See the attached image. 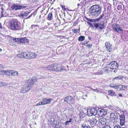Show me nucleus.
Here are the masks:
<instances>
[{"label":"nucleus","instance_id":"nucleus-1","mask_svg":"<svg viewBox=\"0 0 128 128\" xmlns=\"http://www.w3.org/2000/svg\"><path fill=\"white\" fill-rule=\"evenodd\" d=\"M102 11L101 8L99 6L94 5L90 8L89 12L91 14L95 16H98Z\"/></svg>","mask_w":128,"mask_h":128},{"label":"nucleus","instance_id":"nucleus-2","mask_svg":"<svg viewBox=\"0 0 128 128\" xmlns=\"http://www.w3.org/2000/svg\"><path fill=\"white\" fill-rule=\"evenodd\" d=\"M118 64L116 61L112 62L106 65L105 68L106 70L107 71L110 70L111 72H115V70L118 67Z\"/></svg>","mask_w":128,"mask_h":128},{"label":"nucleus","instance_id":"nucleus-3","mask_svg":"<svg viewBox=\"0 0 128 128\" xmlns=\"http://www.w3.org/2000/svg\"><path fill=\"white\" fill-rule=\"evenodd\" d=\"M9 24L10 27L12 30H19L20 28V26L18 22L16 20H11Z\"/></svg>","mask_w":128,"mask_h":128},{"label":"nucleus","instance_id":"nucleus-4","mask_svg":"<svg viewBox=\"0 0 128 128\" xmlns=\"http://www.w3.org/2000/svg\"><path fill=\"white\" fill-rule=\"evenodd\" d=\"M26 6V4L20 5L17 4H14L12 6L11 8L12 10H17L24 9Z\"/></svg>","mask_w":128,"mask_h":128},{"label":"nucleus","instance_id":"nucleus-5","mask_svg":"<svg viewBox=\"0 0 128 128\" xmlns=\"http://www.w3.org/2000/svg\"><path fill=\"white\" fill-rule=\"evenodd\" d=\"M32 86L29 84H24L20 92L22 93H24L28 92L32 88Z\"/></svg>","mask_w":128,"mask_h":128},{"label":"nucleus","instance_id":"nucleus-6","mask_svg":"<svg viewBox=\"0 0 128 128\" xmlns=\"http://www.w3.org/2000/svg\"><path fill=\"white\" fill-rule=\"evenodd\" d=\"M97 112V110L94 108H91L88 109V114L90 116H91L92 115L95 116Z\"/></svg>","mask_w":128,"mask_h":128},{"label":"nucleus","instance_id":"nucleus-7","mask_svg":"<svg viewBox=\"0 0 128 128\" xmlns=\"http://www.w3.org/2000/svg\"><path fill=\"white\" fill-rule=\"evenodd\" d=\"M54 71H55L57 72H62L64 70H66L64 67H62V66L56 64H54Z\"/></svg>","mask_w":128,"mask_h":128},{"label":"nucleus","instance_id":"nucleus-8","mask_svg":"<svg viewBox=\"0 0 128 128\" xmlns=\"http://www.w3.org/2000/svg\"><path fill=\"white\" fill-rule=\"evenodd\" d=\"M98 118L95 116H93L92 118H91L90 120V124L91 126L93 127L96 125Z\"/></svg>","mask_w":128,"mask_h":128},{"label":"nucleus","instance_id":"nucleus-9","mask_svg":"<svg viewBox=\"0 0 128 128\" xmlns=\"http://www.w3.org/2000/svg\"><path fill=\"white\" fill-rule=\"evenodd\" d=\"M112 28L114 30L118 32L123 31L122 29L118 24H112Z\"/></svg>","mask_w":128,"mask_h":128},{"label":"nucleus","instance_id":"nucleus-10","mask_svg":"<svg viewBox=\"0 0 128 128\" xmlns=\"http://www.w3.org/2000/svg\"><path fill=\"white\" fill-rule=\"evenodd\" d=\"M64 101L68 104H70L73 102L74 100L72 96H68L64 98Z\"/></svg>","mask_w":128,"mask_h":128},{"label":"nucleus","instance_id":"nucleus-11","mask_svg":"<svg viewBox=\"0 0 128 128\" xmlns=\"http://www.w3.org/2000/svg\"><path fill=\"white\" fill-rule=\"evenodd\" d=\"M14 40L15 42L20 43H25L27 42V39L26 38H15Z\"/></svg>","mask_w":128,"mask_h":128},{"label":"nucleus","instance_id":"nucleus-12","mask_svg":"<svg viewBox=\"0 0 128 128\" xmlns=\"http://www.w3.org/2000/svg\"><path fill=\"white\" fill-rule=\"evenodd\" d=\"M120 125L123 126L125 124V116L124 114L120 115Z\"/></svg>","mask_w":128,"mask_h":128},{"label":"nucleus","instance_id":"nucleus-13","mask_svg":"<svg viewBox=\"0 0 128 128\" xmlns=\"http://www.w3.org/2000/svg\"><path fill=\"white\" fill-rule=\"evenodd\" d=\"M6 74L9 76H18V72H17L14 70H7L6 71Z\"/></svg>","mask_w":128,"mask_h":128},{"label":"nucleus","instance_id":"nucleus-14","mask_svg":"<svg viewBox=\"0 0 128 128\" xmlns=\"http://www.w3.org/2000/svg\"><path fill=\"white\" fill-rule=\"evenodd\" d=\"M105 46L106 50L109 52H110L112 51V46L109 42H106L105 44Z\"/></svg>","mask_w":128,"mask_h":128},{"label":"nucleus","instance_id":"nucleus-15","mask_svg":"<svg viewBox=\"0 0 128 128\" xmlns=\"http://www.w3.org/2000/svg\"><path fill=\"white\" fill-rule=\"evenodd\" d=\"M94 26L97 28H98L99 30H102L104 28V24H95L94 25Z\"/></svg>","mask_w":128,"mask_h":128},{"label":"nucleus","instance_id":"nucleus-16","mask_svg":"<svg viewBox=\"0 0 128 128\" xmlns=\"http://www.w3.org/2000/svg\"><path fill=\"white\" fill-rule=\"evenodd\" d=\"M38 80V78L36 77L32 78L30 80V83L29 84L31 85L32 87V85L35 84Z\"/></svg>","mask_w":128,"mask_h":128},{"label":"nucleus","instance_id":"nucleus-17","mask_svg":"<svg viewBox=\"0 0 128 128\" xmlns=\"http://www.w3.org/2000/svg\"><path fill=\"white\" fill-rule=\"evenodd\" d=\"M97 112V113L100 116H105L106 114V112H104V110H98Z\"/></svg>","mask_w":128,"mask_h":128},{"label":"nucleus","instance_id":"nucleus-18","mask_svg":"<svg viewBox=\"0 0 128 128\" xmlns=\"http://www.w3.org/2000/svg\"><path fill=\"white\" fill-rule=\"evenodd\" d=\"M115 89L119 91H122L124 90L123 86L121 85L116 84Z\"/></svg>","mask_w":128,"mask_h":128},{"label":"nucleus","instance_id":"nucleus-19","mask_svg":"<svg viewBox=\"0 0 128 128\" xmlns=\"http://www.w3.org/2000/svg\"><path fill=\"white\" fill-rule=\"evenodd\" d=\"M51 100H53L52 99H47L46 98H45L43 99L42 101L43 104H50V101Z\"/></svg>","mask_w":128,"mask_h":128},{"label":"nucleus","instance_id":"nucleus-20","mask_svg":"<svg viewBox=\"0 0 128 128\" xmlns=\"http://www.w3.org/2000/svg\"><path fill=\"white\" fill-rule=\"evenodd\" d=\"M37 56V54L35 53L29 52V59L35 58Z\"/></svg>","mask_w":128,"mask_h":128},{"label":"nucleus","instance_id":"nucleus-21","mask_svg":"<svg viewBox=\"0 0 128 128\" xmlns=\"http://www.w3.org/2000/svg\"><path fill=\"white\" fill-rule=\"evenodd\" d=\"M99 122H100L101 124L104 125L106 123V120L105 118H100L99 120Z\"/></svg>","mask_w":128,"mask_h":128},{"label":"nucleus","instance_id":"nucleus-22","mask_svg":"<svg viewBox=\"0 0 128 128\" xmlns=\"http://www.w3.org/2000/svg\"><path fill=\"white\" fill-rule=\"evenodd\" d=\"M54 64H50L47 66L46 68L48 70L54 71Z\"/></svg>","mask_w":128,"mask_h":128},{"label":"nucleus","instance_id":"nucleus-23","mask_svg":"<svg viewBox=\"0 0 128 128\" xmlns=\"http://www.w3.org/2000/svg\"><path fill=\"white\" fill-rule=\"evenodd\" d=\"M3 7H4V6L3 7L2 6V7L1 8L2 11L1 12V14L2 16H6L7 14L6 12L4 9L3 8Z\"/></svg>","mask_w":128,"mask_h":128},{"label":"nucleus","instance_id":"nucleus-24","mask_svg":"<svg viewBox=\"0 0 128 128\" xmlns=\"http://www.w3.org/2000/svg\"><path fill=\"white\" fill-rule=\"evenodd\" d=\"M114 117V118H112L113 119H112V120H114V121H113L115 123H117L118 122V115L116 113V115Z\"/></svg>","mask_w":128,"mask_h":128},{"label":"nucleus","instance_id":"nucleus-25","mask_svg":"<svg viewBox=\"0 0 128 128\" xmlns=\"http://www.w3.org/2000/svg\"><path fill=\"white\" fill-rule=\"evenodd\" d=\"M108 93L112 96H115V93L114 91L112 90H110L108 91Z\"/></svg>","mask_w":128,"mask_h":128},{"label":"nucleus","instance_id":"nucleus-26","mask_svg":"<svg viewBox=\"0 0 128 128\" xmlns=\"http://www.w3.org/2000/svg\"><path fill=\"white\" fill-rule=\"evenodd\" d=\"M53 18V16L52 13H50L48 14L47 19L49 20H52Z\"/></svg>","mask_w":128,"mask_h":128},{"label":"nucleus","instance_id":"nucleus-27","mask_svg":"<svg viewBox=\"0 0 128 128\" xmlns=\"http://www.w3.org/2000/svg\"><path fill=\"white\" fill-rule=\"evenodd\" d=\"M24 52H22L18 54L17 56L20 58H24Z\"/></svg>","mask_w":128,"mask_h":128},{"label":"nucleus","instance_id":"nucleus-28","mask_svg":"<svg viewBox=\"0 0 128 128\" xmlns=\"http://www.w3.org/2000/svg\"><path fill=\"white\" fill-rule=\"evenodd\" d=\"M29 52H24V58L28 59H29Z\"/></svg>","mask_w":128,"mask_h":128},{"label":"nucleus","instance_id":"nucleus-29","mask_svg":"<svg viewBox=\"0 0 128 128\" xmlns=\"http://www.w3.org/2000/svg\"><path fill=\"white\" fill-rule=\"evenodd\" d=\"M122 78V76H118L112 79V80L114 81L115 80H120Z\"/></svg>","mask_w":128,"mask_h":128},{"label":"nucleus","instance_id":"nucleus-30","mask_svg":"<svg viewBox=\"0 0 128 128\" xmlns=\"http://www.w3.org/2000/svg\"><path fill=\"white\" fill-rule=\"evenodd\" d=\"M7 86V84L5 82L0 81V87Z\"/></svg>","mask_w":128,"mask_h":128},{"label":"nucleus","instance_id":"nucleus-31","mask_svg":"<svg viewBox=\"0 0 128 128\" xmlns=\"http://www.w3.org/2000/svg\"><path fill=\"white\" fill-rule=\"evenodd\" d=\"M85 39V37L84 36H80L78 38V40L82 41L84 40Z\"/></svg>","mask_w":128,"mask_h":128},{"label":"nucleus","instance_id":"nucleus-32","mask_svg":"<svg viewBox=\"0 0 128 128\" xmlns=\"http://www.w3.org/2000/svg\"><path fill=\"white\" fill-rule=\"evenodd\" d=\"M22 12L23 13V16L24 17V16H27L30 13V12L27 11L26 12Z\"/></svg>","mask_w":128,"mask_h":128},{"label":"nucleus","instance_id":"nucleus-33","mask_svg":"<svg viewBox=\"0 0 128 128\" xmlns=\"http://www.w3.org/2000/svg\"><path fill=\"white\" fill-rule=\"evenodd\" d=\"M116 84H111L110 85V86L115 89Z\"/></svg>","mask_w":128,"mask_h":128},{"label":"nucleus","instance_id":"nucleus-34","mask_svg":"<svg viewBox=\"0 0 128 128\" xmlns=\"http://www.w3.org/2000/svg\"><path fill=\"white\" fill-rule=\"evenodd\" d=\"M36 27H39V26H38V25H35L34 24L32 25L30 27V29H33L34 28Z\"/></svg>","mask_w":128,"mask_h":128},{"label":"nucleus","instance_id":"nucleus-35","mask_svg":"<svg viewBox=\"0 0 128 128\" xmlns=\"http://www.w3.org/2000/svg\"><path fill=\"white\" fill-rule=\"evenodd\" d=\"M6 72L5 70H2L0 71V74H6Z\"/></svg>","mask_w":128,"mask_h":128},{"label":"nucleus","instance_id":"nucleus-36","mask_svg":"<svg viewBox=\"0 0 128 128\" xmlns=\"http://www.w3.org/2000/svg\"><path fill=\"white\" fill-rule=\"evenodd\" d=\"M116 113H111L110 115V117L111 118H112L114 117V116L116 115Z\"/></svg>","mask_w":128,"mask_h":128},{"label":"nucleus","instance_id":"nucleus-37","mask_svg":"<svg viewBox=\"0 0 128 128\" xmlns=\"http://www.w3.org/2000/svg\"><path fill=\"white\" fill-rule=\"evenodd\" d=\"M102 128H112L110 126L106 125V126L103 127Z\"/></svg>","mask_w":128,"mask_h":128},{"label":"nucleus","instance_id":"nucleus-38","mask_svg":"<svg viewBox=\"0 0 128 128\" xmlns=\"http://www.w3.org/2000/svg\"><path fill=\"white\" fill-rule=\"evenodd\" d=\"M73 32L75 34H76L78 32L77 30L76 29H73L72 30Z\"/></svg>","mask_w":128,"mask_h":128},{"label":"nucleus","instance_id":"nucleus-39","mask_svg":"<svg viewBox=\"0 0 128 128\" xmlns=\"http://www.w3.org/2000/svg\"><path fill=\"white\" fill-rule=\"evenodd\" d=\"M42 101H40L37 104V106L43 105Z\"/></svg>","mask_w":128,"mask_h":128},{"label":"nucleus","instance_id":"nucleus-40","mask_svg":"<svg viewBox=\"0 0 128 128\" xmlns=\"http://www.w3.org/2000/svg\"><path fill=\"white\" fill-rule=\"evenodd\" d=\"M91 90H93L95 91L96 92H99L97 88H96V89H94L92 88H91Z\"/></svg>","mask_w":128,"mask_h":128},{"label":"nucleus","instance_id":"nucleus-41","mask_svg":"<svg viewBox=\"0 0 128 128\" xmlns=\"http://www.w3.org/2000/svg\"><path fill=\"white\" fill-rule=\"evenodd\" d=\"M69 123L68 121H67L64 123V124L66 125H68L69 124Z\"/></svg>","mask_w":128,"mask_h":128},{"label":"nucleus","instance_id":"nucleus-42","mask_svg":"<svg viewBox=\"0 0 128 128\" xmlns=\"http://www.w3.org/2000/svg\"><path fill=\"white\" fill-rule=\"evenodd\" d=\"M60 6L62 8L63 10H66V8H64V7L62 5V4H60Z\"/></svg>","mask_w":128,"mask_h":128},{"label":"nucleus","instance_id":"nucleus-43","mask_svg":"<svg viewBox=\"0 0 128 128\" xmlns=\"http://www.w3.org/2000/svg\"><path fill=\"white\" fill-rule=\"evenodd\" d=\"M18 15L20 17H24L22 12V13H21L19 14Z\"/></svg>","mask_w":128,"mask_h":128},{"label":"nucleus","instance_id":"nucleus-44","mask_svg":"<svg viewBox=\"0 0 128 128\" xmlns=\"http://www.w3.org/2000/svg\"><path fill=\"white\" fill-rule=\"evenodd\" d=\"M4 67V66L3 65L0 64V69H2Z\"/></svg>","mask_w":128,"mask_h":128},{"label":"nucleus","instance_id":"nucleus-45","mask_svg":"<svg viewBox=\"0 0 128 128\" xmlns=\"http://www.w3.org/2000/svg\"><path fill=\"white\" fill-rule=\"evenodd\" d=\"M72 118H70L69 119V121H68L69 122H72Z\"/></svg>","mask_w":128,"mask_h":128},{"label":"nucleus","instance_id":"nucleus-46","mask_svg":"<svg viewBox=\"0 0 128 128\" xmlns=\"http://www.w3.org/2000/svg\"><path fill=\"white\" fill-rule=\"evenodd\" d=\"M96 74V75H100V73L98 72H96L95 73Z\"/></svg>","mask_w":128,"mask_h":128},{"label":"nucleus","instance_id":"nucleus-47","mask_svg":"<svg viewBox=\"0 0 128 128\" xmlns=\"http://www.w3.org/2000/svg\"><path fill=\"white\" fill-rule=\"evenodd\" d=\"M120 8V6H118V8H117V9L118 10H119V8Z\"/></svg>","mask_w":128,"mask_h":128},{"label":"nucleus","instance_id":"nucleus-48","mask_svg":"<svg viewBox=\"0 0 128 128\" xmlns=\"http://www.w3.org/2000/svg\"><path fill=\"white\" fill-rule=\"evenodd\" d=\"M85 128H90V126H86Z\"/></svg>","mask_w":128,"mask_h":128},{"label":"nucleus","instance_id":"nucleus-49","mask_svg":"<svg viewBox=\"0 0 128 128\" xmlns=\"http://www.w3.org/2000/svg\"><path fill=\"white\" fill-rule=\"evenodd\" d=\"M119 96L120 97H122V95L121 94H119Z\"/></svg>","mask_w":128,"mask_h":128},{"label":"nucleus","instance_id":"nucleus-50","mask_svg":"<svg viewBox=\"0 0 128 128\" xmlns=\"http://www.w3.org/2000/svg\"><path fill=\"white\" fill-rule=\"evenodd\" d=\"M2 27L1 24L0 23V28H1Z\"/></svg>","mask_w":128,"mask_h":128},{"label":"nucleus","instance_id":"nucleus-51","mask_svg":"<svg viewBox=\"0 0 128 128\" xmlns=\"http://www.w3.org/2000/svg\"><path fill=\"white\" fill-rule=\"evenodd\" d=\"M88 38L90 40L91 39V38L90 37H88Z\"/></svg>","mask_w":128,"mask_h":128},{"label":"nucleus","instance_id":"nucleus-52","mask_svg":"<svg viewBox=\"0 0 128 128\" xmlns=\"http://www.w3.org/2000/svg\"><path fill=\"white\" fill-rule=\"evenodd\" d=\"M32 16V15H30V16H29L28 17V18H30Z\"/></svg>","mask_w":128,"mask_h":128},{"label":"nucleus","instance_id":"nucleus-53","mask_svg":"<svg viewBox=\"0 0 128 128\" xmlns=\"http://www.w3.org/2000/svg\"><path fill=\"white\" fill-rule=\"evenodd\" d=\"M82 127H83L84 128H85V127H84V125L83 124L82 125Z\"/></svg>","mask_w":128,"mask_h":128},{"label":"nucleus","instance_id":"nucleus-54","mask_svg":"<svg viewBox=\"0 0 128 128\" xmlns=\"http://www.w3.org/2000/svg\"><path fill=\"white\" fill-rule=\"evenodd\" d=\"M2 50L0 48V51H1Z\"/></svg>","mask_w":128,"mask_h":128},{"label":"nucleus","instance_id":"nucleus-55","mask_svg":"<svg viewBox=\"0 0 128 128\" xmlns=\"http://www.w3.org/2000/svg\"><path fill=\"white\" fill-rule=\"evenodd\" d=\"M102 18V16H101V17L100 18H100V19H101Z\"/></svg>","mask_w":128,"mask_h":128},{"label":"nucleus","instance_id":"nucleus-56","mask_svg":"<svg viewBox=\"0 0 128 128\" xmlns=\"http://www.w3.org/2000/svg\"><path fill=\"white\" fill-rule=\"evenodd\" d=\"M43 11V10H41V12H42V11Z\"/></svg>","mask_w":128,"mask_h":128},{"label":"nucleus","instance_id":"nucleus-57","mask_svg":"<svg viewBox=\"0 0 128 128\" xmlns=\"http://www.w3.org/2000/svg\"><path fill=\"white\" fill-rule=\"evenodd\" d=\"M40 17H41V16H40Z\"/></svg>","mask_w":128,"mask_h":128},{"label":"nucleus","instance_id":"nucleus-58","mask_svg":"<svg viewBox=\"0 0 128 128\" xmlns=\"http://www.w3.org/2000/svg\"><path fill=\"white\" fill-rule=\"evenodd\" d=\"M78 6H79V4H78Z\"/></svg>","mask_w":128,"mask_h":128},{"label":"nucleus","instance_id":"nucleus-59","mask_svg":"<svg viewBox=\"0 0 128 128\" xmlns=\"http://www.w3.org/2000/svg\"><path fill=\"white\" fill-rule=\"evenodd\" d=\"M10 45H13L12 44H10Z\"/></svg>","mask_w":128,"mask_h":128},{"label":"nucleus","instance_id":"nucleus-60","mask_svg":"<svg viewBox=\"0 0 128 128\" xmlns=\"http://www.w3.org/2000/svg\"><path fill=\"white\" fill-rule=\"evenodd\" d=\"M67 67H68V66H67Z\"/></svg>","mask_w":128,"mask_h":128}]
</instances>
